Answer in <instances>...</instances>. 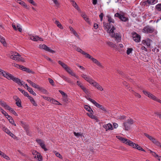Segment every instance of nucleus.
<instances>
[{
  "label": "nucleus",
  "instance_id": "nucleus-3",
  "mask_svg": "<svg viewBox=\"0 0 161 161\" xmlns=\"http://www.w3.org/2000/svg\"><path fill=\"white\" fill-rule=\"evenodd\" d=\"M32 157L36 158L39 161H42V156L37 151L33 150L32 151Z\"/></svg>",
  "mask_w": 161,
  "mask_h": 161
},
{
  "label": "nucleus",
  "instance_id": "nucleus-16",
  "mask_svg": "<svg viewBox=\"0 0 161 161\" xmlns=\"http://www.w3.org/2000/svg\"><path fill=\"white\" fill-rule=\"evenodd\" d=\"M12 26L14 29L15 30H18L20 32H21L22 31V29L21 28V26L19 24H18L17 25V28L16 27V26L14 24H12Z\"/></svg>",
  "mask_w": 161,
  "mask_h": 161
},
{
  "label": "nucleus",
  "instance_id": "nucleus-55",
  "mask_svg": "<svg viewBox=\"0 0 161 161\" xmlns=\"http://www.w3.org/2000/svg\"><path fill=\"white\" fill-rule=\"evenodd\" d=\"M55 153L57 157H58V158H62V156L59 153L57 152H55Z\"/></svg>",
  "mask_w": 161,
  "mask_h": 161
},
{
  "label": "nucleus",
  "instance_id": "nucleus-5",
  "mask_svg": "<svg viewBox=\"0 0 161 161\" xmlns=\"http://www.w3.org/2000/svg\"><path fill=\"white\" fill-rule=\"evenodd\" d=\"M144 135L147 138H148L152 142L155 144L157 146H159L160 145V143L155 138L150 136L148 134L144 133Z\"/></svg>",
  "mask_w": 161,
  "mask_h": 161
},
{
  "label": "nucleus",
  "instance_id": "nucleus-24",
  "mask_svg": "<svg viewBox=\"0 0 161 161\" xmlns=\"http://www.w3.org/2000/svg\"><path fill=\"white\" fill-rule=\"evenodd\" d=\"M107 44L110 47L113 48L114 49H117V47L116 45L112 42H106Z\"/></svg>",
  "mask_w": 161,
  "mask_h": 161
},
{
  "label": "nucleus",
  "instance_id": "nucleus-15",
  "mask_svg": "<svg viewBox=\"0 0 161 161\" xmlns=\"http://www.w3.org/2000/svg\"><path fill=\"white\" fill-rule=\"evenodd\" d=\"M14 98L15 100L16 105L19 107H21V100L16 96L14 97Z\"/></svg>",
  "mask_w": 161,
  "mask_h": 161
},
{
  "label": "nucleus",
  "instance_id": "nucleus-4",
  "mask_svg": "<svg viewBox=\"0 0 161 161\" xmlns=\"http://www.w3.org/2000/svg\"><path fill=\"white\" fill-rule=\"evenodd\" d=\"M10 58L15 61H21L23 62H25L24 59L18 53H17L16 55H11L10 56Z\"/></svg>",
  "mask_w": 161,
  "mask_h": 161
},
{
  "label": "nucleus",
  "instance_id": "nucleus-59",
  "mask_svg": "<svg viewBox=\"0 0 161 161\" xmlns=\"http://www.w3.org/2000/svg\"><path fill=\"white\" fill-rule=\"evenodd\" d=\"M89 101L91 102L92 103H93L95 105L97 103L96 101L91 98L89 99Z\"/></svg>",
  "mask_w": 161,
  "mask_h": 161
},
{
  "label": "nucleus",
  "instance_id": "nucleus-53",
  "mask_svg": "<svg viewBox=\"0 0 161 161\" xmlns=\"http://www.w3.org/2000/svg\"><path fill=\"white\" fill-rule=\"evenodd\" d=\"M8 120L9 122L12 124H13L15 126H16V124L14 123V121L12 118L9 120Z\"/></svg>",
  "mask_w": 161,
  "mask_h": 161
},
{
  "label": "nucleus",
  "instance_id": "nucleus-47",
  "mask_svg": "<svg viewBox=\"0 0 161 161\" xmlns=\"http://www.w3.org/2000/svg\"><path fill=\"white\" fill-rule=\"evenodd\" d=\"M75 47L76 48V50L81 53V54L83 53V52H84L81 49L80 47H77L76 46H75Z\"/></svg>",
  "mask_w": 161,
  "mask_h": 161
},
{
  "label": "nucleus",
  "instance_id": "nucleus-14",
  "mask_svg": "<svg viewBox=\"0 0 161 161\" xmlns=\"http://www.w3.org/2000/svg\"><path fill=\"white\" fill-rule=\"evenodd\" d=\"M157 3L156 0H146L143 3L145 5H153Z\"/></svg>",
  "mask_w": 161,
  "mask_h": 161
},
{
  "label": "nucleus",
  "instance_id": "nucleus-57",
  "mask_svg": "<svg viewBox=\"0 0 161 161\" xmlns=\"http://www.w3.org/2000/svg\"><path fill=\"white\" fill-rule=\"evenodd\" d=\"M48 80H49V82L51 84V85H52V86H53L54 85V81L52 79H51V78H49Z\"/></svg>",
  "mask_w": 161,
  "mask_h": 161
},
{
  "label": "nucleus",
  "instance_id": "nucleus-25",
  "mask_svg": "<svg viewBox=\"0 0 161 161\" xmlns=\"http://www.w3.org/2000/svg\"><path fill=\"white\" fill-rule=\"evenodd\" d=\"M131 125L128 124L127 122H125L124 123V125L125 130H128L130 128V126Z\"/></svg>",
  "mask_w": 161,
  "mask_h": 161
},
{
  "label": "nucleus",
  "instance_id": "nucleus-63",
  "mask_svg": "<svg viewBox=\"0 0 161 161\" xmlns=\"http://www.w3.org/2000/svg\"><path fill=\"white\" fill-rule=\"evenodd\" d=\"M99 108H100L101 109H102V110H103V111H104V112H107L105 108L104 107V106L102 105H101V107L100 106V107Z\"/></svg>",
  "mask_w": 161,
  "mask_h": 161
},
{
  "label": "nucleus",
  "instance_id": "nucleus-45",
  "mask_svg": "<svg viewBox=\"0 0 161 161\" xmlns=\"http://www.w3.org/2000/svg\"><path fill=\"white\" fill-rule=\"evenodd\" d=\"M39 90L42 92L44 94H46L47 92V91L46 90L44 89L42 87H40L39 88Z\"/></svg>",
  "mask_w": 161,
  "mask_h": 161
},
{
  "label": "nucleus",
  "instance_id": "nucleus-52",
  "mask_svg": "<svg viewBox=\"0 0 161 161\" xmlns=\"http://www.w3.org/2000/svg\"><path fill=\"white\" fill-rule=\"evenodd\" d=\"M133 50L132 48H128L126 51V53L127 54L129 55L130 53H131Z\"/></svg>",
  "mask_w": 161,
  "mask_h": 161
},
{
  "label": "nucleus",
  "instance_id": "nucleus-41",
  "mask_svg": "<svg viewBox=\"0 0 161 161\" xmlns=\"http://www.w3.org/2000/svg\"><path fill=\"white\" fill-rule=\"evenodd\" d=\"M108 24H108V23H107L106 22L103 23V26L104 27V28L105 29H109L111 27H110V26H109Z\"/></svg>",
  "mask_w": 161,
  "mask_h": 161
},
{
  "label": "nucleus",
  "instance_id": "nucleus-48",
  "mask_svg": "<svg viewBox=\"0 0 161 161\" xmlns=\"http://www.w3.org/2000/svg\"><path fill=\"white\" fill-rule=\"evenodd\" d=\"M44 57L47 60L50 61L51 63L53 64H55V62H53L50 58L48 57L47 56L45 55Z\"/></svg>",
  "mask_w": 161,
  "mask_h": 161
},
{
  "label": "nucleus",
  "instance_id": "nucleus-34",
  "mask_svg": "<svg viewBox=\"0 0 161 161\" xmlns=\"http://www.w3.org/2000/svg\"><path fill=\"white\" fill-rule=\"evenodd\" d=\"M149 98H150L152 99L153 100L157 101L158 99V98L154 95H153L151 93L150 94V96L149 97Z\"/></svg>",
  "mask_w": 161,
  "mask_h": 161
},
{
  "label": "nucleus",
  "instance_id": "nucleus-49",
  "mask_svg": "<svg viewBox=\"0 0 161 161\" xmlns=\"http://www.w3.org/2000/svg\"><path fill=\"white\" fill-rule=\"evenodd\" d=\"M81 89L83 91L85 92L86 94H89V91L88 89H87L86 88H85L84 86Z\"/></svg>",
  "mask_w": 161,
  "mask_h": 161
},
{
  "label": "nucleus",
  "instance_id": "nucleus-39",
  "mask_svg": "<svg viewBox=\"0 0 161 161\" xmlns=\"http://www.w3.org/2000/svg\"><path fill=\"white\" fill-rule=\"evenodd\" d=\"M31 103L33 106H35L36 107L37 106V104L35 101V100L32 97H31Z\"/></svg>",
  "mask_w": 161,
  "mask_h": 161
},
{
  "label": "nucleus",
  "instance_id": "nucleus-22",
  "mask_svg": "<svg viewBox=\"0 0 161 161\" xmlns=\"http://www.w3.org/2000/svg\"><path fill=\"white\" fill-rule=\"evenodd\" d=\"M115 38V40L117 42H119L121 40V36L120 34L118 33H116L114 34V35Z\"/></svg>",
  "mask_w": 161,
  "mask_h": 161
},
{
  "label": "nucleus",
  "instance_id": "nucleus-36",
  "mask_svg": "<svg viewBox=\"0 0 161 161\" xmlns=\"http://www.w3.org/2000/svg\"><path fill=\"white\" fill-rule=\"evenodd\" d=\"M39 37L37 36H31V40H32L33 41H37L39 40Z\"/></svg>",
  "mask_w": 161,
  "mask_h": 161
},
{
  "label": "nucleus",
  "instance_id": "nucleus-26",
  "mask_svg": "<svg viewBox=\"0 0 161 161\" xmlns=\"http://www.w3.org/2000/svg\"><path fill=\"white\" fill-rule=\"evenodd\" d=\"M24 128L25 129V130L27 134L29 135H30V132L29 131V126L27 125L26 124H24V125L23 126Z\"/></svg>",
  "mask_w": 161,
  "mask_h": 161
},
{
  "label": "nucleus",
  "instance_id": "nucleus-42",
  "mask_svg": "<svg viewBox=\"0 0 161 161\" xmlns=\"http://www.w3.org/2000/svg\"><path fill=\"white\" fill-rule=\"evenodd\" d=\"M108 18V21L110 23L111 22L114 23V20L112 19L109 16H107Z\"/></svg>",
  "mask_w": 161,
  "mask_h": 161
},
{
  "label": "nucleus",
  "instance_id": "nucleus-40",
  "mask_svg": "<svg viewBox=\"0 0 161 161\" xmlns=\"http://www.w3.org/2000/svg\"><path fill=\"white\" fill-rule=\"evenodd\" d=\"M135 148L139 150L142 151L144 152H145V151L144 149L138 144L136 145V147H135Z\"/></svg>",
  "mask_w": 161,
  "mask_h": 161
},
{
  "label": "nucleus",
  "instance_id": "nucleus-64",
  "mask_svg": "<svg viewBox=\"0 0 161 161\" xmlns=\"http://www.w3.org/2000/svg\"><path fill=\"white\" fill-rule=\"evenodd\" d=\"M42 97L46 100H47L48 101H49V100L50 98V97H48L44 96H42Z\"/></svg>",
  "mask_w": 161,
  "mask_h": 161
},
{
  "label": "nucleus",
  "instance_id": "nucleus-13",
  "mask_svg": "<svg viewBox=\"0 0 161 161\" xmlns=\"http://www.w3.org/2000/svg\"><path fill=\"white\" fill-rule=\"evenodd\" d=\"M91 59L94 63L96 64L99 67L102 68H104V67L102 65L101 63L97 59L92 57Z\"/></svg>",
  "mask_w": 161,
  "mask_h": 161
},
{
  "label": "nucleus",
  "instance_id": "nucleus-2",
  "mask_svg": "<svg viewBox=\"0 0 161 161\" xmlns=\"http://www.w3.org/2000/svg\"><path fill=\"white\" fill-rule=\"evenodd\" d=\"M117 137L120 141H122L123 143H125L127 145H128L132 147L135 148L137 144L133 142L132 141L127 139L120 137L119 136H117Z\"/></svg>",
  "mask_w": 161,
  "mask_h": 161
},
{
  "label": "nucleus",
  "instance_id": "nucleus-7",
  "mask_svg": "<svg viewBox=\"0 0 161 161\" xmlns=\"http://www.w3.org/2000/svg\"><path fill=\"white\" fill-rule=\"evenodd\" d=\"M39 47L40 49L44 50L45 51L52 53H55V51L50 49V48L48 47L45 44H40L39 45Z\"/></svg>",
  "mask_w": 161,
  "mask_h": 161
},
{
  "label": "nucleus",
  "instance_id": "nucleus-54",
  "mask_svg": "<svg viewBox=\"0 0 161 161\" xmlns=\"http://www.w3.org/2000/svg\"><path fill=\"white\" fill-rule=\"evenodd\" d=\"M115 29V28L113 26L112 29L110 30L109 33H112V35H114V30Z\"/></svg>",
  "mask_w": 161,
  "mask_h": 161
},
{
  "label": "nucleus",
  "instance_id": "nucleus-6",
  "mask_svg": "<svg viewBox=\"0 0 161 161\" xmlns=\"http://www.w3.org/2000/svg\"><path fill=\"white\" fill-rule=\"evenodd\" d=\"M114 16L119 18L122 21L126 22L129 20L128 18L125 17L123 14H121L118 13L115 14Z\"/></svg>",
  "mask_w": 161,
  "mask_h": 161
},
{
  "label": "nucleus",
  "instance_id": "nucleus-62",
  "mask_svg": "<svg viewBox=\"0 0 161 161\" xmlns=\"http://www.w3.org/2000/svg\"><path fill=\"white\" fill-rule=\"evenodd\" d=\"M74 134L75 136L77 137H79V136L81 135V134L80 133H76L75 132H74Z\"/></svg>",
  "mask_w": 161,
  "mask_h": 161
},
{
  "label": "nucleus",
  "instance_id": "nucleus-20",
  "mask_svg": "<svg viewBox=\"0 0 161 161\" xmlns=\"http://www.w3.org/2000/svg\"><path fill=\"white\" fill-rule=\"evenodd\" d=\"M81 16L88 24L91 25V22L89 20V19L86 14L84 13H82L81 14Z\"/></svg>",
  "mask_w": 161,
  "mask_h": 161
},
{
  "label": "nucleus",
  "instance_id": "nucleus-61",
  "mask_svg": "<svg viewBox=\"0 0 161 161\" xmlns=\"http://www.w3.org/2000/svg\"><path fill=\"white\" fill-rule=\"evenodd\" d=\"M67 95H65V96H63V101L66 102L67 100Z\"/></svg>",
  "mask_w": 161,
  "mask_h": 161
},
{
  "label": "nucleus",
  "instance_id": "nucleus-51",
  "mask_svg": "<svg viewBox=\"0 0 161 161\" xmlns=\"http://www.w3.org/2000/svg\"><path fill=\"white\" fill-rule=\"evenodd\" d=\"M89 113H87V115L90 118L92 119H94L95 116L93 115L92 112H89Z\"/></svg>",
  "mask_w": 161,
  "mask_h": 161
},
{
  "label": "nucleus",
  "instance_id": "nucleus-29",
  "mask_svg": "<svg viewBox=\"0 0 161 161\" xmlns=\"http://www.w3.org/2000/svg\"><path fill=\"white\" fill-rule=\"evenodd\" d=\"M155 9L158 11H161V3L157 4L155 7Z\"/></svg>",
  "mask_w": 161,
  "mask_h": 161
},
{
  "label": "nucleus",
  "instance_id": "nucleus-30",
  "mask_svg": "<svg viewBox=\"0 0 161 161\" xmlns=\"http://www.w3.org/2000/svg\"><path fill=\"white\" fill-rule=\"evenodd\" d=\"M70 1L72 2V5L77 10H78L79 9V7L76 3L73 0H70Z\"/></svg>",
  "mask_w": 161,
  "mask_h": 161
},
{
  "label": "nucleus",
  "instance_id": "nucleus-46",
  "mask_svg": "<svg viewBox=\"0 0 161 161\" xmlns=\"http://www.w3.org/2000/svg\"><path fill=\"white\" fill-rule=\"evenodd\" d=\"M23 82V85H21L22 86H23L25 88H27V89L28 90V91L29 92H30V91L29 90L30 89V87L28 86L27 85V84H25V83L23 81H22Z\"/></svg>",
  "mask_w": 161,
  "mask_h": 161
},
{
  "label": "nucleus",
  "instance_id": "nucleus-38",
  "mask_svg": "<svg viewBox=\"0 0 161 161\" xmlns=\"http://www.w3.org/2000/svg\"><path fill=\"white\" fill-rule=\"evenodd\" d=\"M3 130L6 133L8 134L10 131L7 128L3 125L2 126Z\"/></svg>",
  "mask_w": 161,
  "mask_h": 161
},
{
  "label": "nucleus",
  "instance_id": "nucleus-43",
  "mask_svg": "<svg viewBox=\"0 0 161 161\" xmlns=\"http://www.w3.org/2000/svg\"><path fill=\"white\" fill-rule=\"evenodd\" d=\"M52 1L55 4L57 8H59L60 7L59 4L57 0H52Z\"/></svg>",
  "mask_w": 161,
  "mask_h": 161
},
{
  "label": "nucleus",
  "instance_id": "nucleus-10",
  "mask_svg": "<svg viewBox=\"0 0 161 161\" xmlns=\"http://www.w3.org/2000/svg\"><path fill=\"white\" fill-rule=\"evenodd\" d=\"M154 29L153 27L149 25L144 27L143 29L144 32L147 33H152L154 32Z\"/></svg>",
  "mask_w": 161,
  "mask_h": 161
},
{
  "label": "nucleus",
  "instance_id": "nucleus-60",
  "mask_svg": "<svg viewBox=\"0 0 161 161\" xmlns=\"http://www.w3.org/2000/svg\"><path fill=\"white\" fill-rule=\"evenodd\" d=\"M59 92L61 93V94L62 95V96H65V95H66L67 94L63 92V91L59 90L58 91Z\"/></svg>",
  "mask_w": 161,
  "mask_h": 161
},
{
  "label": "nucleus",
  "instance_id": "nucleus-44",
  "mask_svg": "<svg viewBox=\"0 0 161 161\" xmlns=\"http://www.w3.org/2000/svg\"><path fill=\"white\" fill-rule=\"evenodd\" d=\"M8 110H9L11 112L13 113L15 115L18 116V114L16 113V112L14 111V109H13L11 107L10 108V109H8Z\"/></svg>",
  "mask_w": 161,
  "mask_h": 161
},
{
  "label": "nucleus",
  "instance_id": "nucleus-23",
  "mask_svg": "<svg viewBox=\"0 0 161 161\" xmlns=\"http://www.w3.org/2000/svg\"><path fill=\"white\" fill-rule=\"evenodd\" d=\"M17 2L18 3H19L21 5H22L23 7H24L25 8L27 9H29V6H28L27 5L23 2L20 0H18L17 1Z\"/></svg>",
  "mask_w": 161,
  "mask_h": 161
},
{
  "label": "nucleus",
  "instance_id": "nucleus-58",
  "mask_svg": "<svg viewBox=\"0 0 161 161\" xmlns=\"http://www.w3.org/2000/svg\"><path fill=\"white\" fill-rule=\"evenodd\" d=\"M22 93L23 94H24L25 96L28 97L29 99L30 98V96H29V95L28 94V93L24 91L23 92V93Z\"/></svg>",
  "mask_w": 161,
  "mask_h": 161
},
{
  "label": "nucleus",
  "instance_id": "nucleus-17",
  "mask_svg": "<svg viewBox=\"0 0 161 161\" xmlns=\"http://www.w3.org/2000/svg\"><path fill=\"white\" fill-rule=\"evenodd\" d=\"M103 127L106 129V131L108 130H111L113 129V127L111 124L110 123L107 125H103Z\"/></svg>",
  "mask_w": 161,
  "mask_h": 161
},
{
  "label": "nucleus",
  "instance_id": "nucleus-56",
  "mask_svg": "<svg viewBox=\"0 0 161 161\" xmlns=\"http://www.w3.org/2000/svg\"><path fill=\"white\" fill-rule=\"evenodd\" d=\"M77 85L79 86L81 89L82 87H83L84 86H83L82 83L80 82L77 81Z\"/></svg>",
  "mask_w": 161,
  "mask_h": 161
},
{
  "label": "nucleus",
  "instance_id": "nucleus-31",
  "mask_svg": "<svg viewBox=\"0 0 161 161\" xmlns=\"http://www.w3.org/2000/svg\"><path fill=\"white\" fill-rule=\"evenodd\" d=\"M20 69L24 71H26L29 73L30 72V70L29 69H27L26 68L24 67L23 66L21 65Z\"/></svg>",
  "mask_w": 161,
  "mask_h": 161
},
{
  "label": "nucleus",
  "instance_id": "nucleus-19",
  "mask_svg": "<svg viewBox=\"0 0 161 161\" xmlns=\"http://www.w3.org/2000/svg\"><path fill=\"white\" fill-rule=\"evenodd\" d=\"M0 104L3 107L8 110L10 109V107L5 102L3 101H0Z\"/></svg>",
  "mask_w": 161,
  "mask_h": 161
},
{
  "label": "nucleus",
  "instance_id": "nucleus-1",
  "mask_svg": "<svg viewBox=\"0 0 161 161\" xmlns=\"http://www.w3.org/2000/svg\"><path fill=\"white\" fill-rule=\"evenodd\" d=\"M2 75L5 78L8 80H11L17 83L18 85H23V82L21 81V80L18 78L15 77L13 75L11 74L7 73L5 71H3L2 74Z\"/></svg>",
  "mask_w": 161,
  "mask_h": 161
},
{
  "label": "nucleus",
  "instance_id": "nucleus-33",
  "mask_svg": "<svg viewBox=\"0 0 161 161\" xmlns=\"http://www.w3.org/2000/svg\"><path fill=\"white\" fill-rule=\"evenodd\" d=\"M85 108L89 112H93V110L91 108L88 106V105H86L84 106Z\"/></svg>",
  "mask_w": 161,
  "mask_h": 161
},
{
  "label": "nucleus",
  "instance_id": "nucleus-28",
  "mask_svg": "<svg viewBox=\"0 0 161 161\" xmlns=\"http://www.w3.org/2000/svg\"><path fill=\"white\" fill-rule=\"evenodd\" d=\"M58 63L59 64L61 65L62 66V67L64 69L67 68V67H68V66L67 65L63 63L61 61H58Z\"/></svg>",
  "mask_w": 161,
  "mask_h": 161
},
{
  "label": "nucleus",
  "instance_id": "nucleus-32",
  "mask_svg": "<svg viewBox=\"0 0 161 161\" xmlns=\"http://www.w3.org/2000/svg\"><path fill=\"white\" fill-rule=\"evenodd\" d=\"M82 54L85 56V57L86 58H88L89 59H91L92 57L91 55H90L89 54L85 53L84 51L83 52V53H82Z\"/></svg>",
  "mask_w": 161,
  "mask_h": 161
},
{
  "label": "nucleus",
  "instance_id": "nucleus-27",
  "mask_svg": "<svg viewBox=\"0 0 161 161\" xmlns=\"http://www.w3.org/2000/svg\"><path fill=\"white\" fill-rule=\"evenodd\" d=\"M54 23L56 24L57 26L59 27L60 29H63V27L61 24V23L58 20H56L54 22Z\"/></svg>",
  "mask_w": 161,
  "mask_h": 161
},
{
  "label": "nucleus",
  "instance_id": "nucleus-21",
  "mask_svg": "<svg viewBox=\"0 0 161 161\" xmlns=\"http://www.w3.org/2000/svg\"><path fill=\"white\" fill-rule=\"evenodd\" d=\"M61 77L65 81L68 82V83L71 84L72 85H73L74 83H73V82L69 78L67 77L64 75H62L61 76Z\"/></svg>",
  "mask_w": 161,
  "mask_h": 161
},
{
  "label": "nucleus",
  "instance_id": "nucleus-11",
  "mask_svg": "<svg viewBox=\"0 0 161 161\" xmlns=\"http://www.w3.org/2000/svg\"><path fill=\"white\" fill-rule=\"evenodd\" d=\"M81 76L82 78L84 79L86 81H88L91 84H92V83H93L94 81V80L92 79L84 74H82Z\"/></svg>",
  "mask_w": 161,
  "mask_h": 161
},
{
  "label": "nucleus",
  "instance_id": "nucleus-18",
  "mask_svg": "<svg viewBox=\"0 0 161 161\" xmlns=\"http://www.w3.org/2000/svg\"><path fill=\"white\" fill-rule=\"evenodd\" d=\"M92 85H93L94 86H95L98 89L101 91L103 90V89L102 88V87L94 80L93 83H92Z\"/></svg>",
  "mask_w": 161,
  "mask_h": 161
},
{
  "label": "nucleus",
  "instance_id": "nucleus-37",
  "mask_svg": "<svg viewBox=\"0 0 161 161\" xmlns=\"http://www.w3.org/2000/svg\"><path fill=\"white\" fill-rule=\"evenodd\" d=\"M127 122L128 123V124H130V125H132L134 123V121L133 119L131 118H129L127 120V121L125 122Z\"/></svg>",
  "mask_w": 161,
  "mask_h": 161
},
{
  "label": "nucleus",
  "instance_id": "nucleus-50",
  "mask_svg": "<svg viewBox=\"0 0 161 161\" xmlns=\"http://www.w3.org/2000/svg\"><path fill=\"white\" fill-rule=\"evenodd\" d=\"M143 93L146 96H148V97H149L150 94L151 93L148 92L147 91L143 90L142 91Z\"/></svg>",
  "mask_w": 161,
  "mask_h": 161
},
{
  "label": "nucleus",
  "instance_id": "nucleus-9",
  "mask_svg": "<svg viewBox=\"0 0 161 161\" xmlns=\"http://www.w3.org/2000/svg\"><path fill=\"white\" fill-rule=\"evenodd\" d=\"M132 37L133 40L137 42H138L140 41L141 36L136 32H133L132 33Z\"/></svg>",
  "mask_w": 161,
  "mask_h": 161
},
{
  "label": "nucleus",
  "instance_id": "nucleus-8",
  "mask_svg": "<svg viewBox=\"0 0 161 161\" xmlns=\"http://www.w3.org/2000/svg\"><path fill=\"white\" fill-rule=\"evenodd\" d=\"M36 141L40 145L42 148L44 149V151H46L47 150V149L46 148L45 142L43 140L41 139H36Z\"/></svg>",
  "mask_w": 161,
  "mask_h": 161
},
{
  "label": "nucleus",
  "instance_id": "nucleus-35",
  "mask_svg": "<svg viewBox=\"0 0 161 161\" xmlns=\"http://www.w3.org/2000/svg\"><path fill=\"white\" fill-rule=\"evenodd\" d=\"M31 86L32 87H33L36 88L38 89H39V88L40 87L38 85L35 84V83H33V82H32L31 81Z\"/></svg>",
  "mask_w": 161,
  "mask_h": 161
},
{
  "label": "nucleus",
  "instance_id": "nucleus-12",
  "mask_svg": "<svg viewBox=\"0 0 161 161\" xmlns=\"http://www.w3.org/2000/svg\"><path fill=\"white\" fill-rule=\"evenodd\" d=\"M65 70L69 74L71 75L72 76H73L75 77L78 79V77L77 76L75 73H73L72 72V71L70 69V68L68 66V67L66 68Z\"/></svg>",
  "mask_w": 161,
  "mask_h": 161
}]
</instances>
